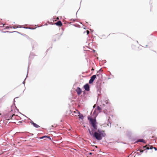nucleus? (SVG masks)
<instances>
[{"label": "nucleus", "mask_w": 157, "mask_h": 157, "mask_svg": "<svg viewBox=\"0 0 157 157\" xmlns=\"http://www.w3.org/2000/svg\"><path fill=\"white\" fill-rule=\"evenodd\" d=\"M97 75L98 76V75ZM96 77V75H93L90 78V79L89 80V83L90 84L92 83L93 81H94V80L95 79V78Z\"/></svg>", "instance_id": "obj_3"}, {"label": "nucleus", "mask_w": 157, "mask_h": 157, "mask_svg": "<svg viewBox=\"0 0 157 157\" xmlns=\"http://www.w3.org/2000/svg\"><path fill=\"white\" fill-rule=\"evenodd\" d=\"M46 137H48V136H47ZM48 138H49V137H48Z\"/></svg>", "instance_id": "obj_20"}, {"label": "nucleus", "mask_w": 157, "mask_h": 157, "mask_svg": "<svg viewBox=\"0 0 157 157\" xmlns=\"http://www.w3.org/2000/svg\"><path fill=\"white\" fill-rule=\"evenodd\" d=\"M74 113H76L77 114V116L79 117V119H83V116L82 114H80V112L77 111H74Z\"/></svg>", "instance_id": "obj_4"}, {"label": "nucleus", "mask_w": 157, "mask_h": 157, "mask_svg": "<svg viewBox=\"0 0 157 157\" xmlns=\"http://www.w3.org/2000/svg\"><path fill=\"white\" fill-rule=\"evenodd\" d=\"M144 151V150H142L141 149L140 150V152H143Z\"/></svg>", "instance_id": "obj_15"}, {"label": "nucleus", "mask_w": 157, "mask_h": 157, "mask_svg": "<svg viewBox=\"0 0 157 157\" xmlns=\"http://www.w3.org/2000/svg\"><path fill=\"white\" fill-rule=\"evenodd\" d=\"M31 123L36 128H39L40 127L38 124L34 123L33 121H32Z\"/></svg>", "instance_id": "obj_9"}, {"label": "nucleus", "mask_w": 157, "mask_h": 157, "mask_svg": "<svg viewBox=\"0 0 157 157\" xmlns=\"http://www.w3.org/2000/svg\"><path fill=\"white\" fill-rule=\"evenodd\" d=\"M92 70H94V69H93V68H92Z\"/></svg>", "instance_id": "obj_18"}, {"label": "nucleus", "mask_w": 157, "mask_h": 157, "mask_svg": "<svg viewBox=\"0 0 157 157\" xmlns=\"http://www.w3.org/2000/svg\"><path fill=\"white\" fill-rule=\"evenodd\" d=\"M9 119H7V120H9Z\"/></svg>", "instance_id": "obj_19"}, {"label": "nucleus", "mask_w": 157, "mask_h": 157, "mask_svg": "<svg viewBox=\"0 0 157 157\" xmlns=\"http://www.w3.org/2000/svg\"><path fill=\"white\" fill-rule=\"evenodd\" d=\"M97 109L98 111L99 112H100L101 110V108L99 106H98L97 108Z\"/></svg>", "instance_id": "obj_11"}, {"label": "nucleus", "mask_w": 157, "mask_h": 157, "mask_svg": "<svg viewBox=\"0 0 157 157\" xmlns=\"http://www.w3.org/2000/svg\"><path fill=\"white\" fill-rule=\"evenodd\" d=\"M88 118L90 121V124L91 125L94 129H97V123L95 119H93L89 117H88Z\"/></svg>", "instance_id": "obj_2"}, {"label": "nucleus", "mask_w": 157, "mask_h": 157, "mask_svg": "<svg viewBox=\"0 0 157 157\" xmlns=\"http://www.w3.org/2000/svg\"><path fill=\"white\" fill-rule=\"evenodd\" d=\"M153 148V147L152 146H150L149 145H146L143 147V150H144L146 149L148 150L149 149H152Z\"/></svg>", "instance_id": "obj_5"}, {"label": "nucleus", "mask_w": 157, "mask_h": 157, "mask_svg": "<svg viewBox=\"0 0 157 157\" xmlns=\"http://www.w3.org/2000/svg\"><path fill=\"white\" fill-rule=\"evenodd\" d=\"M153 148H154V149H155V151L157 150V148H156V147H153Z\"/></svg>", "instance_id": "obj_16"}, {"label": "nucleus", "mask_w": 157, "mask_h": 157, "mask_svg": "<svg viewBox=\"0 0 157 157\" xmlns=\"http://www.w3.org/2000/svg\"><path fill=\"white\" fill-rule=\"evenodd\" d=\"M88 130L90 135L98 140H101L103 137L106 136L105 131L104 130H98L97 132H95L94 133L93 132L91 131L90 129Z\"/></svg>", "instance_id": "obj_1"}, {"label": "nucleus", "mask_w": 157, "mask_h": 157, "mask_svg": "<svg viewBox=\"0 0 157 157\" xmlns=\"http://www.w3.org/2000/svg\"><path fill=\"white\" fill-rule=\"evenodd\" d=\"M17 117L18 116L17 115H15L14 114H13L11 117L10 119H14V118H16V117Z\"/></svg>", "instance_id": "obj_10"}, {"label": "nucleus", "mask_w": 157, "mask_h": 157, "mask_svg": "<svg viewBox=\"0 0 157 157\" xmlns=\"http://www.w3.org/2000/svg\"><path fill=\"white\" fill-rule=\"evenodd\" d=\"M138 142H143L144 143H145L144 141V140H143V139H140V140H138Z\"/></svg>", "instance_id": "obj_12"}, {"label": "nucleus", "mask_w": 157, "mask_h": 157, "mask_svg": "<svg viewBox=\"0 0 157 157\" xmlns=\"http://www.w3.org/2000/svg\"><path fill=\"white\" fill-rule=\"evenodd\" d=\"M55 24H56V25H58V26H61L62 25V23L61 22V21H58L57 22L55 23Z\"/></svg>", "instance_id": "obj_8"}, {"label": "nucleus", "mask_w": 157, "mask_h": 157, "mask_svg": "<svg viewBox=\"0 0 157 157\" xmlns=\"http://www.w3.org/2000/svg\"><path fill=\"white\" fill-rule=\"evenodd\" d=\"M73 115H75V116H76L77 115V114H76V113H74V112H73Z\"/></svg>", "instance_id": "obj_13"}, {"label": "nucleus", "mask_w": 157, "mask_h": 157, "mask_svg": "<svg viewBox=\"0 0 157 157\" xmlns=\"http://www.w3.org/2000/svg\"><path fill=\"white\" fill-rule=\"evenodd\" d=\"M46 137L45 136H44V137H42L41 138H44V137Z\"/></svg>", "instance_id": "obj_17"}, {"label": "nucleus", "mask_w": 157, "mask_h": 157, "mask_svg": "<svg viewBox=\"0 0 157 157\" xmlns=\"http://www.w3.org/2000/svg\"><path fill=\"white\" fill-rule=\"evenodd\" d=\"M84 87L86 90L88 91L90 90L89 86L88 84H86L85 85Z\"/></svg>", "instance_id": "obj_7"}, {"label": "nucleus", "mask_w": 157, "mask_h": 157, "mask_svg": "<svg viewBox=\"0 0 157 157\" xmlns=\"http://www.w3.org/2000/svg\"><path fill=\"white\" fill-rule=\"evenodd\" d=\"M86 33L87 35H88L89 33V31L88 30H86Z\"/></svg>", "instance_id": "obj_14"}, {"label": "nucleus", "mask_w": 157, "mask_h": 157, "mask_svg": "<svg viewBox=\"0 0 157 157\" xmlns=\"http://www.w3.org/2000/svg\"><path fill=\"white\" fill-rule=\"evenodd\" d=\"M75 91L78 95H80L82 92L81 89L79 87H78L76 89Z\"/></svg>", "instance_id": "obj_6"}]
</instances>
